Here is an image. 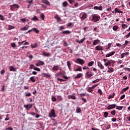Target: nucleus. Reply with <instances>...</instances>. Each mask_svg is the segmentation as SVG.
<instances>
[{
  "mask_svg": "<svg viewBox=\"0 0 130 130\" xmlns=\"http://www.w3.org/2000/svg\"><path fill=\"white\" fill-rule=\"evenodd\" d=\"M100 16L98 14H92L91 15V22H99L100 21Z\"/></svg>",
  "mask_w": 130,
  "mask_h": 130,
  "instance_id": "obj_1",
  "label": "nucleus"
},
{
  "mask_svg": "<svg viewBox=\"0 0 130 130\" xmlns=\"http://www.w3.org/2000/svg\"><path fill=\"white\" fill-rule=\"evenodd\" d=\"M56 114H55V110L51 109L48 114L49 117H56Z\"/></svg>",
  "mask_w": 130,
  "mask_h": 130,
  "instance_id": "obj_2",
  "label": "nucleus"
},
{
  "mask_svg": "<svg viewBox=\"0 0 130 130\" xmlns=\"http://www.w3.org/2000/svg\"><path fill=\"white\" fill-rule=\"evenodd\" d=\"M20 6L18 4H13L10 6V9L11 11H15L16 9H19Z\"/></svg>",
  "mask_w": 130,
  "mask_h": 130,
  "instance_id": "obj_3",
  "label": "nucleus"
},
{
  "mask_svg": "<svg viewBox=\"0 0 130 130\" xmlns=\"http://www.w3.org/2000/svg\"><path fill=\"white\" fill-rule=\"evenodd\" d=\"M75 62H76V63H79V64L83 65L84 64V63H85V61L82 59L77 58L75 60Z\"/></svg>",
  "mask_w": 130,
  "mask_h": 130,
  "instance_id": "obj_4",
  "label": "nucleus"
},
{
  "mask_svg": "<svg viewBox=\"0 0 130 130\" xmlns=\"http://www.w3.org/2000/svg\"><path fill=\"white\" fill-rule=\"evenodd\" d=\"M93 75H94V73H92V72L90 71H88L85 74V77L89 79V78H91V77H92Z\"/></svg>",
  "mask_w": 130,
  "mask_h": 130,
  "instance_id": "obj_5",
  "label": "nucleus"
},
{
  "mask_svg": "<svg viewBox=\"0 0 130 130\" xmlns=\"http://www.w3.org/2000/svg\"><path fill=\"white\" fill-rule=\"evenodd\" d=\"M80 15H82L80 17V19L82 21H84V20H85V19H87L88 17V14L85 12L81 13Z\"/></svg>",
  "mask_w": 130,
  "mask_h": 130,
  "instance_id": "obj_6",
  "label": "nucleus"
},
{
  "mask_svg": "<svg viewBox=\"0 0 130 130\" xmlns=\"http://www.w3.org/2000/svg\"><path fill=\"white\" fill-rule=\"evenodd\" d=\"M32 106H33V105L29 104L27 105H24L23 107L24 108H25L26 110H30L31 108H32Z\"/></svg>",
  "mask_w": 130,
  "mask_h": 130,
  "instance_id": "obj_7",
  "label": "nucleus"
},
{
  "mask_svg": "<svg viewBox=\"0 0 130 130\" xmlns=\"http://www.w3.org/2000/svg\"><path fill=\"white\" fill-rule=\"evenodd\" d=\"M113 108H116V104H111V105H109L107 107L108 110H110L111 109H113Z\"/></svg>",
  "mask_w": 130,
  "mask_h": 130,
  "instance_id": "obj_8",
  "label": "nucleus"
},
{
  "mask_svg": "<svg viewBox=\"0 0 130 130\" xmlns=\"http://www.w3.org/2000/svg\"><path fill=\"white\" fill-rule=\"evenodd\" d=\"M95 50H97L98 51H102L103 50V46L98 45L95 48Z\"/></svg>",
  "mask_w": 130,
  "mask_h": 130,
  "instance_id": "obj_9",
  "label": "nucleus"
},
{
  "mask_svg": "<svg viewBox=\"0 0 130 130\" xmlns=\"http://www.w3.org/2000/svg\"><path fill=\"white\" fill-rule=\"evenodd\" d=\"M115 54V51H112L109 52L108 54L106 55V57H110V56H112V55H114Z\"/></svg>",
  "mask_w": 130,
  "mask_h": 130,
  "instance_id": "obj_10",
  "label": "nucleus"
},
{
  "mask_svg": "<svg viewBox=\"0 0 130 130\" xmlns=\"http://www.w3.org/2000/svg\"><path fill=\"white\" fill-rule=\"evenodd\" d=\"M58 70H59V66L58 65H54L52 68V70L54 72H56V71H58Z\"/></svg>",
  "mask_w": 130,
  "mask_h": 130,
  "instance_id": "obj_11",
  "label": "nucleus"
},
{
  "mask_svg": "<svg viewBox=\"0 0 130 130\" xmlns=\"http://www.w3.org/2000/svg\"><path fill=\"white\" fill-rule=\"evenodd\" d=\"M42 76H43V77H44V78H46L47 79H48V78H50V77H51V75H50V74L44 73H42Z\"/></svg>",
  "mask_w": 130,
  "mask_h": 130,
  "instance_id": "obj_12",
  "label": "nucleus"
},
{
  "mask_svg": "<svg viewBox=\"0 0 130 130\" xmlns=\"http://www.w3.org/2000/svg\"><path fill=\"white\" fill-rule=\"evenodd\" d=\"M29 28H30V26L28 25H26L23 27L20 28V30L21 31H27V30H28V29H29Z\"/></svg>",
  "mask_w": 130,
  "mask_h": 130,
  "instance_id": "obj_13",
  "label": "nucleus"
},
{
  "mask_svg": "<svg viewBox=\"0 0 130 130\" xmlns=\"http://www.w3.org/2000/svg\"><path fill=\"white\" fill-rule=\"evenodd\" d=\"M37 67H40V66H44L45 63L43 61H40L39 62L35 63Z\"/></svg>",
  "mask_w": 130,
  "mask_h": 130,
  "instance_id": "obj_14",
  "label": "nucleus"
},
{
  "mask_svg": "<svg viewBox=\"0 0 130 130\" xmlns=\"http://www.w3.org/2000/svg\"><path fill=\"white\" fill-rule=\"evenodd\" d=\"M67 63L69 71L72 72V64L71 63V62H70V61H68Z\"/></svg>",
  "mask_w": 130,
  "mask_h": 130,
  "instance_id": "obj_15",
  "label": "nucleus"
},
{
  "mask_svg": "<svg viewBox=\"0 0 130 130\" xmlns=\"http://www.w3.org/2000/svg\"><path fill=\"white\" fill-rule=\"evenodd\" d=\"M113 72H114V69H113V68L111 67H108V71H107V73H109V74H111V73H113Z\"/></svg>",
  "mask_w": 130,
  "mask_h": 130,
  "instance_id": "obj_16",
  "label": "nucleus"
},
{
  "mask_svg": "<svg viewBox=\"0 0 130 130\" xmlns=\"http://www.w3.org/2000/svg\"><path fill=\"white\" fill-rule=\"evenodd\" d=\"M99 43H100V40H99V39H97L93 41V45H97L98 44H99Z\"/></svg>",
  "mask_w": 130,
  "mask_h": 130,
  "instance_id": "obj_17",
  "label": "nucleus"
},
{
  "mask_svg": "<svg viewBox=\"0 0 130 130\" xmlns=\"http://www.w3.org/2000/svg\"><path fill=\"white\" fill-rule=\"evenodd\" d=\"M128 54H129V53L128 52L122 53L121 54V58H124L125 56H127V55H128Z\"/></svg>",
  "mask_w": 130,
  "mask_h": 130,
  "instance_id": "obj_18",
  "label": "nucleus"
},
{
  "mask_svg": "<svg viewBox=\"0 0 130 130\" xmlns=\"http://www.w3.org/2000/svg\"><path fill=\"white\" fill-rule=\"evenodd\" d=\"M98 66L99 68H100V69H101V70H104V66L102 64V63H101V62H98Z\"/></svg>",
  "mask_w": 130,
  "mask_h": 130,
  "instance_id": "obj_19",
  "label": "nucleus"
},
{
  "mask_svg": "<svg viewBox=\"0 0 130 130\" xmlns=\"http://www.w3.org/2000/svg\"><path fill=\"white\" fill-rule=\"evenodd\" d=\"M68 99H73V100H75L76 96L74 94L69 95L68 96Z\"/></svg>",
  "mask_w": 130,
  "mask_h": 130,
  "instance_id": "obj_20",
  "label": "nucleus"
},
{
  "mask_svg": "<svg viewBox=\"0 0 130 130\" xmlns=\"http://www.w3.org/2000/svg\"><path fill=\"white\" fill-rule=\"evenodd\" d=\"M105 67H108L109 66H111V60H108L105 63Z\"/></svg>",
  "mask_w": 130,
  "mask_h": 130,
  "instance_id": "obj_21",
  "label": "nucleus"
},
{
  "mask_svg": "<svg viewBox=\"0 0 130 130\" xmlns=\"http://www.w3.org/2000/svg\"><path fill=\"white\" fill-rule=\"evenodd\" d=\"M71 32L70 30H64L61 32L62 34H64L65 35H68L69 34H71Z\"/></svg>",
  "mask_w": 130,
  "mask_h": 130,
  "instance_id": "obj_22",
  "label": "nucleus"
},
{
  "mask_svg": "<svg viewBox=\"0 0 130 130\" xmlns=\"http://www.w3.org/2000/svg\"><path fill=\"white\" fill-rule=\"evenodd\" d=\"M83 77V74L79 73L76 75V77L74 78V79H80V78H82Z\"/></svg>",
  "mask_w": 130,
  "mask_h": 130,
  "instance_id": "obj_23",
  "label": "nucleus"
},
{
  "mask_svg": "<svg viewBox=\"0 0 130 130\" xmlns=\"http://www.w3.org/2000/svg\"><path fill=\"white\" fill-rule=\"evenodd\" d=\"M37 46H38L37 43H34V44H31L30 45L31 48H36Z\"/></svg>",
  "mask_w": 130,
  "mask_h": 130,
  "instance_id": "obj_24",
  "label": "nucleus"
},
{
  "mask_svg": "<svg viewBox=\"0 0 130 130\" xmlns=\"http://www.w3.org/2000/svg\"><path fill=\"white\" fill-rule=\"evenodd\" d=\"M62 6L63 8H66V7H68L69 6V3L67 1H64L62 3Z\"/></svg>",
  "mask_w": 130,
  "mask_h": 130,
  "instance_id": "obj_25",
  "label": "nucleus"
},
{
  "mask_svg": "<svg viewBox=\"0 0 130 130\" xmlns=\"http://www.w3.org/2000/svg\"><path fill=\"white\" fill-rule=\"evenodd\" d=\"M42 2L43 3V4L47 5V6H50V3L47 0H42Z\"/></svg>",
  "mask_w": 130,
  "mask_h": 130,
  "instance_id": "obj_26",
  "label": "nucleus"
},
{
  "mask_svg": "<svg viewBox=\"0 0 130 130\" xmlns=\"http://www.w3.org/2000/svg\"><path fill=\"white\" fill-rule=\"evenodd\" d=\"M85 39H86V38H84L83 39H82L80 41L77 40L76 42H78V43H79V44H82V43H83V42H84V41H85Z\"/></svg>",
  "mask_w": 130,
  "mask_h": 130,
  "instance_id": "obj_27",
  "label": "nucleus"
},
{
  "mask_svg": "<svg viewBox=\"0 0 130 130\" xmlns=\"http://www.w3.org/2000/svg\"><path fill=\"white\" fill-rule=\"evenodd\" d=\"M114 96H115V93H113L112 94H110L108 97V99H112V98H114Z\"/></svg>",
  "mask_w": 130,
  "mask_h": 130,
  "instance_id": "obj_28",
  "label": "nucleus"
},
{
  "mask_svg": "<svg viewBox=\"0 0 130 130\" xmlns=\"http://www.w3.org/2000/svg\"><path fill=\"white\" fill-rule=\"evenodd\" d=\"M118 29H119V27H118V25H114L113 26V30L114 31H117V30H118Z\"/></svg>",
  "mask_w": 130,
  "mask_h": 130,
  "instance_id": "obj_29",
  "label": "nucleus"
},
{
  "mask_svg": "<svg viewBox=\"0 0 130 130\" xmlns=\"http://www.w3.org/2000/svg\"><path fill=\"white\" fill-rule=\"evenodd\" d=\"M129 89V87L127 86L125 88L122 89V91H120V93H123V92H125V91H127Z\"/></svg>",
  "mask_w": 130,
  "mask_h": 130,
  "instance_id": "obj_30",
  "label": "nucleus"
},
{
  "mask_svg": "<svg viewBox=\"0 0 130 130\" xmlns=\"http://www.w3.org/2000/svg\"><path fill=\"white\" fill-rule=\"evenodd\" d=\"M76 112L77 113H81V112H82V110L81 109V108L77 107L76 108Z\"/></svg>",
  "mask_w": 130,
  "mask_h": 130,
  "instance_id": "obj_31",
  "label": "nucleus"
},
{
  "mask_svg": "<svg viewBox=\"0 0 130 130\" xmlns=\"http://www.w3.org/2000/svg\"><path fill=\"white\" fill-rule=\"evenodd\" d=\"M123 108V106H116V109H117V110H122V109Z\"/></svg>",
  "mask_w": 130,
  "mask_h": 130,
  "instance_id": "obj_32",
  "label": "nucleus"
},
{
  "mask_svg": "<svg viewBox=\"0 0 130 130\" xmlns=\"http://www.w3.org/2000/svg\"><path fill=\"white\" fill-rule=\"evenodd\" d=\"M10 72H16V68L13 66L10 67Z\"/></svg>",
  "mask_w": 130,
  "mask_h": 130,
  "instance_id": "obj_33",
  "label": "nucleus"
},
{
  "mask_svg": "<svg viewBox=\"0 0 130 130\" xmlns=\"http://www.w3.org/2000/svg\"><path fill=\"white\" fill-rule=\"evenodd\" d=\"M30 81L32 82V83H34L35 82H36V79H35L34 76H32L29 78Z\"/></svg>",
  "mask_w": 130,
  "mask_h": 130,
  "instance_id": "obj_34",
  "label": "nucleus"
},
{
  "mask_svg": "<svg viewBox=\"0 0 130 130\" xmlns=\"http://www.w3.org/2000/svg\"><path fill=\"white\" fill-rule=\"evenodd\" d=\"M42 55L43 56H49L50 55V54L49 53H46L45 52H44L42 54Z\"/></svg>",
  "mask_w": 130,
  "mask_h": 130,
  "instance_id": "obj_35",
  "label": "nucleus"
},
{
  "mask_svg": "<svg viewBox=\"0 0 130 130\" xmlns=\"http://www.w3.org/2000/svg\"><path fill=\"white\" fill-rule=\"evenodd\" d=\"M31 20L32 21H39V19H38V18L36 16H35L32 18H31Z\"/></svg>",
  "mask_w": 130,
  "mask_h": 130,
  "instance_id": "obj_36",
  "label": "nucleus"
},
{
  "mask_svg": "<svg viewBox=\"0 0 130 130\" xmlns=\"http://www.w3.org/2000/svg\"><path fill=\"white\" fill-rule=\"evenodd\" d=\"M54 18L55 19H56V20H57V21H60V17H59V16H58V15L57 14H56L55 16H54Z\"/></svg>",
  "mask_w": 130,
  "mask_h": 130,
  "instance_id": "obj_37",
  "label": "nucleus"
},
{
  "mask_svg": "<svg viewBox=\"0 0 130 130\" xmlns=\"http://www.w3.org/2000/svg\"><path fill=\"white\" fill-rule=\"evenodd\" d=\"M32 31H34V32L37 33V34H38V33H39V30L37 29L36 28H32Z\"/></svg>",
  "mask_w": 130,
  "mask_h": 130,
  "instance_id": "obj_38",
  "label": "nucleus"
},
{
  "mask_svg": "<svg viewBox=\"0 0 130 130\" xmlns=\"http://www.w3.org/2000/svg\"><path fill=\"white\" fill-rule=\"evenodd\" d=\"M94 64V61H91L88 63L87 66L88 67H92Z\"/></svg>",
  "mask_w": 130,
  "mask_h": 130,
  "instance_id": "obj_39",
  "label": "nucleus"
},
{
  "mask_svg": "<svg viewBox=\"0 0 130 130\" xmlns=\"http://www.w3.org/2000/svg\"><path fill=\"white\" fill-rule=\"evenodd\" d=\"M75 72H82V67H79V68L75 69Z\"/></svg>",
  "mask_w": 130,
  "mask_h": 130,
  "instance_id": "obj_40",
  "label": "nucleus"
},
{
  "mask_svg": "<svg viewBox=\"0 0 130 130\" xmlns=\"http://www.w3.org/2000/svg\"><path fill=\"white\" fill-rule=\"evenodd\" d=\"M57 99L59 101H62L63 99H62V97L60 95H57Z\"/></svg>",
  "mask_w": 130,
  "mask_h": 130,
  "instance_id": "obj_41",
  "label": "nucleus"
},
{
  "mask_svg": "<svg viewBox=\"0 0 130 130\" xmlns=\"http://www.w3.org/2000/svg\"><path fill=\"white\" fill-rule=\"evenodd\" d=\"M40 18L42 20H43V21H44V18H45V16L44 15V14L43 13H41L40 14Z\"/></svg>",
  "mask_w": 130,
  "mask_h": 130,
  "instance_id": "obj_42",
  "label": "nucleus"
},
{
  "mask_svg": "<svg viewBox=\"0 0 130 130\" xmlns=\"http://www.w3.org/2000/svg\"><path fill=\"white\" fill-rule=\"evenodd\" d=\"M52 122H53V124H52V125H56V123H57V121L56 119H52Z\"/></svg>",
  "mask_w": 130,
  "mask_h": 130,
  "instance_id": "obj_43",
  "label": "nucleus"
},
{
  "mask_svg": "<svg viewBox=\"0 0 130 130\" xmlns=\"http://www.w3.org/2000/svg\"><path fill=\"white\" fill-rule=\"evenodd\" d=\"M12 29H15V27L13 25H9L8 26V30H12Z\"/></svg>",
  "mask_w": 130,
  "mask_h": 130,
  "instance_id": "obj_44",
  "label": "nucleus"
},
{
  "mask_svg": "<svg viewBox=\"0 0 130 130\" xmlns=\"http://www.w3.org/2000/svg\"><path fill=\"white\" fill-rule=\"evenodd\" d=\"M122 29H126L127 28V25L125 24H123L121 25Z\"/></svg>",
  "mask_w": 130,
  "mask_h": 130,
  "instance_id": "obj_45",
  "label": "nucleus"
},
{
  "mask_svg": "<svg viewBox=\"0 0 130 130\" xmlns=\"http://www.w3.org/2000/svg\"><path fill=\"white\" fill-rule=\"evenodd\" d=\"M24 42H26V41H23L22 42H18V47L20 46V45H23L24 44Z\"/></svg>",
  "mask_w": 130,
  "mask_h": 130,
  "instance_id": "obj_46",
  "label": "nucleus"
},
{
  "mask_svg": "<svg viewBox=\"0 0 130 130\" xmlns=\"http://www.w3.org/2000/svg\"><path fill=\"white\" fill-rule=\"evenodd\" d=\"M98 93L100 94V96H101V95H103V92H102V90H101V89H98Z\"/></svg>",
  "mask_w": 130,
  "mask_h": 130,
  "instance_id": "obj_47",
  "label": "nucleus"
},
{
  "mask_svg": "<svg viewBox=\"0 0 130 130\" xmlns=\"http://www.w3.org/2000/svg\"><path fill=\"white\" fill-rule=\"evenodd\" d=\"M111 114H112V115H115V114H116V111L115 110H113L111 112Z\"/></svg>",
  "mask_w": 130,
  "mask_h": 130,
  "instance_id": "obj_48",
  "label": "nucleus"
},
{
  "mask_svg": "<svg viewBox=\"0 0 130 130\" xmlns=\"http://www.w3.org/2000/svg\"><path fill=\"white\" fill-rule=\"evenodd\" d=\"M87 90L88 91V92H89L90 93H92L93 92V88H91L90 87L88 88V89H87Z\"/></svg>",
  "mask_w": 130,
  "mask_h": 130,
  "instance_id": "obj_49",
  "label": "nucleus"
},
{
  "mask_svg": "<svg viewBox=\"0 0 130 130\" xmlns=\"http://www.w3.org/2000/svg\"><path fill=\"white\" fill-rule=\"evenodd\" d=\"M108 116V112H105L104 114V117H105L106 118Z\"/></svg>",
  "mask_w": 130,
  "mask_h": 130,
  "instance_id": "obj_50",
  "label": "nucleus"
},
{
  "mask_svg": "<svg viewBox=\"0 0 130 130\" xmlns=\"http://www.w3.org/2000/svg\"><path fill=\"white\" fill-rule=\"evenodd\" d=\"M11 46H12L13 47V48H15V47H16V43H12L11 44Z\"/></svg>",
  "mask_w": 130,
  "mask_h": 130,
  "instance_id": "obj_51",
  "label": "nucleus"
},
{
  "mask_svg": "<svg viewBox=\"0 0 130 130\" xmlns=\"http://www.w3.org/2000/svg\"><path fill=\"white\" fill-rule=\"evenodd\" d=\"M92 7H94V6L92 4H89L88 5H87V6L86 7L87 9H90V8H92Z\"/></svg>",
  "mask_w": 130,
  "mask_h": 130,
  "instance_id": "obj_52",
  "label": "nucleus"
},
{
  "mask_svg": "<svg viewBox=\"0 0 130 130\" xmlns=\"http://www.w3.org/2000/svg\"><path fill=\"white\" fill-rule=\"evenodd\" d=\"M34 70L37 71V72H40V69L37 67H34Z\"/></svg>",
  "mask_w": 130,
  "mask_h": 130,
  "instance_id": "obj_53",
  "label": "nucleus"
},
{
  "mask_svg": "<svg viewBox=\"0 0 130 130\" xmlns=\"http://www.w3.org/2000/svg\"><path fill=\"white\" fill-rule=\"evenodd\" d=\"M51 100L53 102H55V101H56V98L54 96H52Z\"/></svg>",
  "mask_w": 130,
  "mask_h": 130,
  "instance_id": "obj_54",
  "label": "nucleus"
},
{
  "mask_svg": "<svg viewBox=\"0 0 130 130\" xmlns=\"http://www.w3.org/2000/svg\"><path fill=\"white\" fill-rule=\"evenodd\" d=\"M125 97V94L122 95L119 99V100H122V99H124V98Z\"/></svg>",
  "mask_w": 130,
  "mask_h": 130,
  "instance_id": "obj_55",
  "label": "nucleus"
},
{
  "mask_svg": "<svg viewBox=\"0 0 130 130\" xmlns=\"http://www.w3.org/2000/svg\"><path fill=\"white\" fill-rule=\"evenodd\" d=\"M128 43H129V41H125V43L124 44H123V46H126V45H127V44H128Z\"/></svg>",
  "mask_w": 130,
  "mask_h": 130,
  "instance_id": "obj_56",
  "label": "nucleus"
},
{
  "mask_svg": "<svg viewBox=\"0 0 130 130\" xmlns=\"http://www.w3.org/2000/svg\"><path fill=\"white\" fill-rule=\"evenodd\" d=\"M68 2H69V3L71 4V5H73V4L74 3H75V1L74 0H68Z\"/></svg>",
  "mask_w": 130,
  "mask_h": 130,
  "instance_id": "obj_57",
  "label": "nucleus"
},
{
  "mask_svg": "<svg viewBox=\"0 0 130 130\" xmlns=\"http://www.w3.org/2000/svg\"><path fill=\"white\" fill-rule=\"evenodd\" d=\"M130 32H129L126 36H124V38H129Z\"/></svg>",
  "mask_w": 130,
  "mask_h": 130,
  "instance_id": "obj_58",
  "label": "nucleus"
},
{
  "mask_svg": "<svg viewBox=\"0 0 130 130\" xmlns=\"http://www.w3.org/2000/svg\"><path fill=\"white\" fill-rule=\"evenodd\" d=\"M71 26H73V23L69 22L67 24V27H71Z\"/></svg>",
  "mask_w": 130,
  "mask_h": 130,
  "instance_id": "obj_59",
  "label": "nucleus"
},
{
  "mask_svg": "<svg viewBox=\"0 0 130 130\" xmlns=\"http://www.w3.org/2000/svg\"><path fill=\"white\" fill-rule=\"evenodd\" d=\"M64 29V27L63 26H61L59 27V31H61V30H63Z\"/></svg>",
  "mask_w": 130,
  "mask_h": 130,
  "instance_id": "obj_60",
  "label": "nucleus"
},
{
  "mask_svg": "<svg viewBox=\"0 0 130 130\" xmlns=\"http://www.w3.org/2000/svg\"><path fill=\"white\" fill-rule=\"evenodd\" d=\"M26 97H30V96H31V93L28 92L25 94Z\"/></svg>",
  "mask_w": 130,
  "mask_h": 130,
  "instance_id": "obj_61",
  "label": "nucleus"
},
{
  "mask_svg": "<svg viewBox=\"0 0 130 130\" xmlns=\"http://www.w3.org/2000/svg\"><path fill=\"white\" fill-rule=\"evenodd\" d=\"M21 22H23V23H25L26 22V18H21L20 19Z\"/></svg>",
  "mask_w": 130,
  "mask_h": 130,
  "instance_id": "obj_62",
  "label": "nucleus"
},
{
  "mask_svg": "<svg viewBox=\"0 0 130 130\" xmlns=\"http://www.w3.org/2000/svg\"><path fill=\"white\" fill-rule=\"evenodd\" d=\"M99 81H100V79H98L92 81V83H97L98 82H99Z\"/></svg>",
  "mask_w": 130,
  "mask_h": 130,
  "instance_id": "obj_63",
  "label": "nucleus"
},
{
  "mask_svg": "<svg viewBox=\"0 0 130 130\" xmlns=\"http://www.w3.org/2000/svg\"><path fill=\"white\" fill-rule=\"evenodd\" d=\"M58 81H59L60 82H66V80H63L62 79L60 78H57Z\"/></svg>",
  "mask_w": 130,
  "mask_h": 130,
  "instance_id": "obj_64",
  "label": "nucleus"
}]
</instances>
